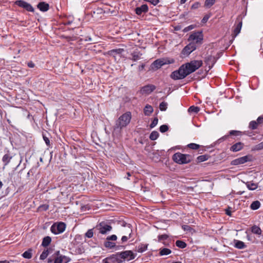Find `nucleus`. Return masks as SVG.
Wrapping results in <instances>:
<instances>
[{
  "instance_id": "f257e3e1",
  "label": "nucleus",
  "mask_w": 263,
  "mask_h": 263,
  "mask_svg": "<svg viewBox=\"0 0 263 263\" xmlns=\"http://www.w3.org/2000/svg\"><path fill=\"white\" fill-rule=\"evenodd\" d=\"M132 115L130 112H127L121 116L116 121L114 126V131L120 132L124 127H126L130 122Z\"/></svg>"
},
{
  "instance_id": "f03ea898",
  "label": "nucleus",
  "mask_w": 263,
  "mask_h": 263,
  "mask_svg": "<svg viewBox=\"0 0 263 263\" xmlns=\"http://www.w3.org/2000/svg\"><path fill=\"white\" fill-rule=\"evenodd\" d=\"M173 160L177 163L182 164L190 162L192 159V156L189 155L176 153L173 156Z\"/></svg>"
},
{
  "instance_id": "7ed1b4c3",
  "label": "nucleus",
  "mask_w": 263,
  "mask_h": 263,
  "mask_svg": "<svg viewBox=\"0 0 263 263\" xmlns=\"http://www.w3.org/2000/svg\"><path fill=\"white\" fill-rule=\"evenodd\" d=\"M184 64L181 65L178 70L173 71L171 74V78L173 80H181L189 75Z\"/></svg>"
},
{
  "instance_id": "20e7f679",
  "label": "nucleus",
  "mask_w": 263,
  "mask_h": 263,
  "mask_svg": "<svg viewBox=\"0 0 263 263\" xmlns=\"http://www.w3.org/2000/svg\"><path fill=\"white\" fill-rule=\"evenodd\" d=\"M184 64L181 65L178 70L173 71L171 74V78L173 80H181L189 75Z\"/></svg>"
},
{
  "instance_id": "39448f33",
  "label": "nucleus",
  "mask_w": 263,
  "mask_h": 263,
  "mask_svg": "<svg viewBox=\"0 0 263 263\" xmlns=\"http://www.w3.org/2000/svg\"><path fill=\"white\" fill-rule=\"evenodd\" d=\"M202 65V61L201 60H193L190 62L184 64L185 67L187 69L189 74L195 71L197 69L199 68Z\"/></svg>"
},
{
  "instance_id": "423d86ee",
  "label": "nucleus",
  "mask_w": 263,
  "mask_h": 263,
  "mask_svg": "<svg viewBox=\"0 0 263 263\" xmlns=\"http://www.w3.org/2000/svg\"><path fill=\"white\" fill-rule=\"evenodd\" d=\"M112 230V227L105 221H102L95 227V232L98 231L101 234H106Z\"/></svg>"
},
{
  "instance_id": "0eeeda50",
  "label": "nucleus",
  "mask_w": 263,
  "mask_h": 263,
  "mask_svg": "<svg viewBox=\"0 0 263 263\" xmlns=\"http://www.w3.org/2000/svg\"><path fill=\"white\" fill-rule=\"evenodd\" d=\"M174 62L173 59H168L165 58L159 59L155 60L152 64L151 67L153 69H158L165 64H172Z\"/></svg>"
},
{
  "instance_id": "6e6552de",
  "label": "nucleus",
  "mask_w": 263,
  "mask_h": 263,
  "mask_svg": "<svg viewBox=\"0 0 263 263\" xmlns=\"http://www.w3.org/2000/svg\"><path fill=\"white\" fill-rule=\"evenodd\" d=\"M203 40V35L200 32H195L192 33L189 37V41L194 43L196 45L201 44Z\"/></svg>"
},
{
  "instance_id": "1a4fd4ad",
  "label": "nucleus",
  "mask_w": 263,
  "mask_h": 263,
  "mask_svg": "<svg viewBox=\"0 0 263 263\" xmlns=\"http://www.w3.org/2000/svg\"><path fill=\"white\" fill-rule=\"evenodd\" d=\"M54 263H67L70 258L65 255L60 254V251H57L53 255Z\"/></svg>"
},
{
  "instance_id": "9d476101",
  "label": "nucleus",
  "mask_w": 263,
  "mask_h": 263,
  "mask_svg": "<svg viewBox=\"0 0 263 263\" xmlns=\"http://www.w3.org/2000/svg\"><path fill=\"white\" fill-rule=\"evenodd\" d=\"M66 226L63 222H60L58 224H53L51 227V231L58 234L63 232L65 230Z\"/></svg>"
},
{
  "instance_id": "9b49d317",
  "label": "nucleus",
  "mask_w": 263,
  "mask_h": 263,
  "mask_svg": "<svg viewBox=\"0 0 263 263\" xmlns=\"http://www.w3.org/2000/svg\"><path fill=\"white\" fill-rule=\"evenodd\" d=\"M117 256H119L120 258L126 260H130L135 258V256L131 251H125L116 254Z\"/></svg>"
},
{
  "instance_id": "f8f14e48",
  "label": "nucleus",
  "mask_w": 263,
  "mask_h": 263,
  "mask_svg": "<svg viewBox=\"0 0 263 263\" xmlns=\"http://www.w3.org/2000/svg\"><path fill=\"white\" fill-rule=\"evenodd\" d=\"M197 48V45L194 43H190L182 50V54L184 55H188Z\"/></svg>"
},
{
  "instance_id": "ddd939ff",
  "label": "nucleus",
  "mask_w": 263,
  "mask_h": 263,
  "mask_svg": "<svg viewBox=\"0 0 263 263\" xmlns=\"http://www.w3.org/2000/svg\"><path fill=\"white\" fill-rule=\"evenodd\" d=\"M15 4L18 6L23 8L28 11L33 12L34 9L32 6L29 3L23 1H17Z\"/></svg>"
},
{
  "instance_id": "4468645a",
  "label": "nucleus",
  "mask_w": 263,
  "mask_h": 263,
  "mask_svg": "<svg viewBox=\"0 0 263 263\" xmlns=\"http://www.w3.org/2000/svg\"><path fill=\"white\" fill-rule=\"evenodd\" d=\"M156 88L153 85H147L142 87L141 92L142 94H149L153 92Z\"/></svg>"
},
{
  "instance_id": "2eb2a0df",
  "label": "nucleus",
  "mask_w": 263,
  "mask_h": 263,
  "mask_svg": "<svg viewBox=\"0 0 263 263\" xmlns=\"http://www.w3.org/2000/svg\"><path fill=\"white\" fill-rule=\"evenodd\" d=\"M249 160V157L248 156H243L233 161V164L238 165L243 164L247 162Z\"/></svg>"
},
{
  "instance_id": "dca6fc26",
  "label": "nucleus",
  "mask_w": 263,
  "mask_h": 263,
  "mask_svg": "<svg viewBox=\"0 0 263 263\" xmlns=\"http://www.w3.org/2000/svg\"><path fill=\"white\" fill-rule=\"evenodd\" d=\"M148 8L147 5L144 4L139 7H137L135 9L137 14L141 15L142 13H145L148 11Z\"/></svg>"
},
{
  "instance_id": "f3484780",
  "label": "nucleus",
  "mask_w": 263,
  "mask_h": 263,
  "mask_svg": "<svg viewBox=\"0 0 263 263\" xmlns=\"http://www.w3.org/2000/svg\"><path fill=\"white\" fill-rule=\"evenodd\" d=\"M243 146H244L243 143H242L240 142H237V143L234 144V145H233L231 147L230 150L232 152H238V151L241 150V149H242V148L243 147Z\"/></svg>"
},
{
  "instance_id": "a211bd4d",
  "label": "nucleus",
  "mask_w": 263,
  "mask_h": 263,
  "mask_svg": "<svg viewBox=\"0 0 263 263\" xmlns=\"http://www.w3.org/2000/svg\"><path fill=\"white\" fill-rule=\"evenodd\" d=\"M142 54L138 50H135L131 53L132 58L130 59L134 61H137L140 59Z\"/></svg>"
},
{
  "instance_id": "6ab92c4d",
  "label": "nucleus",
  "mask_w": 263,
  "mask_h": 263,
  "mask_svg": "<svg viewBox=\"0 0 263 263\" xmlns=\"http://www.w3.org/2000/svg\"><path fill=\"white\" fill-rule=\"evenodd\" d=\"M37 8L41 11L45 12L49 9V5L45 2H40L37 5Z\"/></svg>"
},
{
  "instance_id": "aec40b11",
  "label": "nucleus",
  "mask_w": 263,
  "mask_h": 263,
  "mask_svg": "<svg viewBox=\"0 0 263 263\" xmlns=\"http://www.w3.org/2000/svg\"><path fill=\"white\" fill-rule=\"evenodd\" d=\"M234 247L239 249H242L246 248V245L241 241L238 240H234Z\"/></svg>"
},
{
  "instance_id": "412c9836",
  "label": "nucleus",
  "mask_w": 263,
  "mask_h": 263,
  "mask_svg": "<svg viewBox=\"0 0 263 263\" xmlns=\"http://www.w3.org/2000/svg\"><path fill=\"white\" fill-rule=\"evenodd\" d=\"M153 111V108L151 105H146L144 108L145 115L149 116Z\"/></svg>"
},
{
  "instance_id": "4be33fe9",
  "label": "nucleus",
  "mask_w": 263,
  "mask_h": 263,
  "mask_svg": "<svg viewBox=\"0 0 263 263\" xmlns=\"http://www.w3.org/2000/svg\"><path fill=\"white\" fill-rule=\"evenodd\" d=\"M242 27V22H240L235 27L234 32L233 35L236 36L240 32Z\"/></svg>"
},
{
  "instance_id": "5701e85b",
  "label": "nucleus",
  "mask_w": 263,
  "mask_h": 263,
  "mask_svg": "<svg viewBox=\"0 0 263 263\" xmlns=\"http://www.w3.org/2000/svg\"><path fill=\"white\" fill-rule=\"evenodd\" d=\"M246 184L247 187L248 188V189L250 190H252V191L255 190L258 187L257 184L252 182H247L246 183Z\"/></svg>"
},
{
  "instance_id": "b1692460",
  "label": "nucleus",
  "mask_w": 263,
  "mask_h": 263,
  "mask_svg": "<svg viewBox=\"0 0 263 263\" xmlns=\"http://www.w3.org/2000/svg\"><path fill=\"white\" fill-rule=\"evenodd\" d=\"M260 206V203L259 201L256 200L253 201L250 205V208L253 210H256Z\"/></svg>"
},
{
  "instance_id": "393cba45",
  "label": "nucleus",
  "mask_w": 263,
  "mask_h": 263,
  "mask_svg": "<svg viewBox=\"0 0 263 263\" xmlns=\"http://www.w3.org/2000/svg\"><path fill=\"white\" fill-rule=\"evenodd\" d=\"M50 252H51L50 249H47L46 250H45L42 252L41 255H40V259L44 260L45 259H46L47 258V257L48 256V255H49V254L50 253Z\"/></svg>"
},
{
  "instance_id": "a878e982",
  "label": "nucleus",
  "mask_w": 263,
  "mask_h": 263,
  "mask_svg": "<svg viewBox=\"0 0 263 263\" xmlns=\"http://www.w3.org/2000/svg\"><path fill=\"white\" fill-rule=\"evenodd\" d=\"M51 239L49 236H46L43 238L42 245L44 247H47L51 242Z\"/></svg>"
},
{
  "instance_id": "bb28decb",
  "label": "nucleus",
  "mask_w": 263,
  "mask_h": 263,
  "mask_svg": "<svg viewBox=\"0 0 263 263\" xmlns=\"http://www.w3.org/2000/svg\"><path fill=\"white\" fill-rule=\"evenodd\" d=\"M32 250L31 249H29L27 251H25L23 254L22 256L25 258L30 259L32 257Z\"/></svg>"
},
{
  "instance_id": "cd10ccee",
  "label": "nucleus",
  "mask_w": 263,
  "mask_h": 263,
  "mask_svg": "<svg viewBox=\"0 0 263 263\" xmlns=\"http://www.w3.org/2000/svg\"><path fill=\"white\" fill-rule=\"evenodd\" d=\"M94 233H96L95 228L93 229H89L85 234V236L88 238H92Z\"/></svg>"
},
{
  "instance_id": "c85d7f7f",
  "label": "nucleus",
  "mask_w": 263,
  "mask_h": 263,
  "mask_svg": "<svg viewBox=\"0 0 263 263\" xmlns=\"http://www.w3.org/2000/svg\"><path fill=\"white\" fill-rule=\"evenodd\" d=\"M132 232V230L130 228H129L128 231L127 233V234H128V236H123L121 238L122 242H126L128 240V239L131 237Z\"/></svg>"
},
{
  "instance_id": "c756f323",
  "label": "nucleus",
  "mask_w": 263,
  "mask_h": 263,
  "mask_svg": "<svg viewBox=\"0 0 263 263\" xmlns=\"http://www.w3.org/2000/svg\"><path fill=\"white\" fill-rule=\"evenodd\" d=\"M252 232L254 234L260 235L261 233V230L258 226H254L252 227Z\"/></svg>"
},
{
  "instance_id": "7c9ffc66",
  "label": "nucleus",
  "mask_w": 263,
  "mask_h": 263,
  "mask_svg": "<svg viewBox=\"0 0 263 263\" xmlns=\"http://www.w3.org/2000/svg\"><path fill=\"white\" fill-rule=\"evenodd\" d=\"M172 252L171 250L167 248H163L161 249L160 251V255L161 256L171 254Z\"/></svg>"
},
{
  "instance_id": "2f4dec72",
  "label": "nucleus",
  "mask_w": 263,
  "mask_h": 263,
  "mask_svg": "<svg viewBox=\"0 0 263 263\" xmlns=\"http://www.w3.org/2000/svg\"><path fill=\"white\" fill-rule=\"evenodd\" d=\"M104 245L106 248L111 249L115 247L116 244L115 242H112L110 241L109 240H107L104 242Z\"/></svg>"
},
{
  "instance_id": "473e14b6",
  "label": "nucleus",
  "mask_w": 263,
  "mask_h": 263,
  "mask_svg": "<svg viewBox=\"0 0 263 263\" xmlns=\"http://www.w3.org/2000/svg\"><path fill=\"white\" fill-rule=\"evenodd\" d=\"M168 237V236L166 234H163V235H159V236H158V241L160 242H162L163 243L165 244L164 241L165 240L167 239Z\"/></svg>"
},
{
  "instance_id": "72a5a7b5",
  "label": "nucleus",
  "mask_w": 263,
  "mask_h": 263,
  "mask_svg": "<svg viewBox=\"0 0 263 263\" xmlns=\"http://www.w3.org/2000/svg\"><path fill=\"white\" fill-rule=\"evenodd\" d=\"M176 245L177 247L181 249H183L186 246L185 242L181 240H177L176 242Z\"/></svg>"
},
{
  "instance_id": "f704fd0d",
  "label": "nucleus",
  "mask_w": 263,
  "mask_h": 263,
  "mask_svg": "<svg viewBox=\"0 0 263 263\" xmlns=\"http://www.w3.org/2000/svg\"><path fill=\"white\" fill-rule=\"evenodd\" d=\"M159 136V133L156 131H153L149 136V139L152 140H156Z\"/></svg>"
},
{
  "instance_id": "c9c22d12",
  "label": "nucleus",
  "mask_w": 263,
  "mask_h": 263,
  "mask_svg": "<svg viewBox=\"0 0 263 263\" xmlns=\"http://www.w3.org/2000/svg\"><path fill=\"white\" fill-rule=\"evenodd\" d=\"M200 109L198 107L195 106H192L189 107L188 109V111L189 112H195L197 113L199 111Z\"/></svg>"
},
{
  "instance_id": "e433bc0d",
  "label": "nucleus",
  "mask_w": 263,
  "mask_h": 263,
  "mask_svg": "<svg viewBox=\"0 0 263 263\" xmlns=\"http://www.w3.org/2000/svg\"><path fill=\"white\" fill-rule=\"evenodd\" d=\"M12 158L9 155L6 154L3 156V161L5 163V165H7Z\"/></svg>"
},
{
  "instance_id": "4c0bfd02",
  "label": "nucleus",
  "mask_w": 263,
  "mask_h": 263,
  "mask_svg": "<svg viewBox=\"0 0 263 263\" xmlns=\"http://www.w3.org/2000/svg\"><path fill=\"white\" fill-rule=\"evenodd\" d=\"M147 246L146 245L142 244L140 245L138 248V252L142 253L147 250Z\"/></svg>"
},
{
  "instance_id": "58836bf2",
  "label": "nucleus",
  "mask_w": 263,
  "mask_h": 263,
  "mask_svg": "<svg viewBox=\"0 0 263 263\" xmlns=\"http://www.w3.org/2000/svg\"><path fill=\"white\" fill-rule=\"evenodd\" d=\"M258 123L256 121H252L249 124V128L252 129H255L258 127Z\"/></svg>"
},
{
  "instance_id": "ea45409f",
  "label": "nucleus",
  "mask_w": 263,
  "mask_h": 263,
  "mask_svg": "<svg viewBox=\"0 0 263 263\" xmlns=\"http://www.w3.org/2000/svg\"><path fill=\"white\" fill-rule=\"evenodd\" d=\"M167 108V103L165 102H162L160 104L159 108L161 111H165Z\"/></svg>"
},
{
  "instance_id": "a19ab883",
  "label": "nucleus",
  "mask_w": 263,
  "mask_h": 263,
  "mask_svg": "<svg viewBox=\"0 0 263 263\" xmlns=\"http://www.w3.org/2000/svg\"><path fill=\"white\" fill-rule=\"evenodd\" d=\"M230 135L235 136H240L242 135V133L238 130H231L229 133Z\"/></svg>"
},
{
  "instance_id": "79ce46f5",
  "label": "nucleus",
  "mask_w": 263,
  "mask_h": 263,
  "mask_svg": "<svg viewBox=\"0 0 263 263\" xmlns=\"http://www.w3.org/2000/svg\"><path fill=\"white\" fill-rule=\"evenodd\" d=\"M216 0H206L205 2V5L207 7H211L215 2Z\"/></svg>"
},
{
  "instance_id": "37998d69",
  "label": "nucleus",
  "mask_w": 263,
  "mask_h": 263,
  "mask_svg": "<svg viewBox=\"0 0 263 263\" xmlns=\"http://www.w3.org/2000/svg\"><path fill=\"white\" fill-rule=\"evenodd\" d=\"M188 147L192 149H197L199 147V145L198 144L195 143H190L188 145Z\"/></svg>"
},
{
  "instance_id": "c03bdc74",
  "label": "nucleus",
  "mask_w": 263,
  "mask_h": 263,
  "mask_svg": "<svg viewBox=\"0 0 263 263\" xmlns=\"http://www.w3.org/2000/svg\"><path fill=\"white\" fill-rule=\"evenodd\" d=\"M159 129L161 133H164L168 130V127L166 125H162L160 127Z\"/></svg>"
},
{
  "instance_id": "a18cd8bd",
  "label": "nucleus",
  "mask_w": 263,
  "mask_h": 263,
  "mask_svg": "<svg viewBox=\"0 0 263 263\" xmlns=\"http://www.w3.org/2000/svg\"><path fill=\"white\" fill-rule=\"evenodd\" d=\"M158 119L157 118H155L150 125L151 128H154L158 124Z\"/></svg>"
},
{
  "instance_id": "49530a36",
  "label": "nucleus",
  "mask_w": 263,
  "mask_h": 263,
  "mask_svg": "<svg viewBox=\"0 0 263 263\" xmlns=\"http://www.w3.org/2000/svg\"><path fill=\"white\" fill-rule=\"evenodd\" d=\"M263 149V141L258 144L256 145L254 147V149L259 151Z\"/></svg>"
},
{
  "instance_id": "de8ad7c7",
  "label": "nucleus",
  "mask_w": 263,
  "mask_h": 263,
  "mask_svg": "<svg viewBox=\"0 0 263 263\" xmlns=\"http://www.w3.org/2000/svg\"><path fill=\"white\" fill-rule=\"evenodd\" d=\"M117 239V237L116 235H112L111 236H108L106 238L107 240H113L115 241Z\"/></svg>"
},
{
  "instance_id": "09e8293b",
  "label": "nucleus",
  "mask_w": 263,
  "mask_h": 263,
  "mask_svg": "<svg viewBox=\"0 0 263 263\" xmlns=\"http://www.w3.org/2000/svg\"><path fill=\"white\" fill-rule=\"evenodd\" d=\"M197 159L199 162H203L206 160L205 156L204 155L199 156L197 157Z\"/></svg>"
},
{
  "instance_id": "8fccbe9b",
  "label": "nucleus",
  "mask_w": 263,
  "mask_h": 263,
  "mask_svg": "<svg viewBox=\"0 0 263 263\" xmlns=\"http://www.w3.org/2000/svg\"><path fill=\"white\" fill-rule=\"evenodd\" d=\"M182 228L184 230V231H189L191 230V228L190 226H187V225H183L182 226Z\"/></svg>"
},
{
  "instance_id": "3c124183",
  "label": "nucleus",
  "mask_w": 263,
  "mask_h": 263,
  "mask_svg": "<svg viewBox=\"0 0 263 263\" xmlns=\"http://www.w3.org/2000/svg\"><path fill=\"white\" fill-rule=\"evenodd\" d=\"M256 122L258 123V125L262 123H263V116L259 117L257 118Z\"/></svg>"
},
{
  "instance_id": "603ef678",
  "label": "nucleus",
  "mask_w": 263,
  "mask_h": 263,
  "mask_svg": "<svg viewBox=\"0 0 263 263\" xmlns=\"http://www.w3.org/2000/svg\"><path fill=\"white\" fill-rule=\"evenodd\" d=\"M123 51V49H118L115 50H112L111 51L112 52H115L118 54H120L122 53V52Z\"/></svg>"
},
{
  "instance_id": "864d4df0",
  "label": "nucleus",
  "mask_w": 263,
  "mask_h": 263,
  "mask_svg": "<svg viewBox=\"0 0 263 263\" xmlns=\"http://www.w3.org/2000/svg\"><path fill=\"white\" fill-rule=\"evenodd\" d=\"M194 28V26L193 25H190L187 27H185L184 29V32H187L189 30H191L192 29H193Z\"/></svg>"
},
{
  "instance_id": "5fc2aeb1",
  "label": "nucleus",
  "mask_w": 263,
  "mask_h": 263,
  "mask_svg": "<svg viewBox=\"0 0 263 263\" xmlns=\"http://www.w3.org/2000/svg\"><path fill=\"white\" fill-rule=\"evenodd\" d=\"M27 65L30 68H33L34 67V64L30 61V62H29L28 63H27Z\"/></svg>"
},
{
  "instance_id": "6e6d98bb",
  "label": "nucleus",
  "mask_w": 263,
  "mask_h": 263,
  "mask_svg": "<svg viewBox=\"0 0 263 263\" xmlns=\"http://www.w3.org/2000/svg\"><path fill=\"white\" fill-rule=\"evenodd\" d=\"M43 138H44V140L45 143H46V144L47 145H48L49 144V143H50V140L47 137H44Z\"/></svg>"
},
{
  "instance_id": "4d7b16f0",
  "label": "nucleus",
  "mask_w": 263,
  "mask_h": 263,
  "mask_svg": "<svg viewBox=\"0 0 263 263\" xmlns=\"http://www.w3.org/2000/svg\"><path fill=\"white\" fill-rule=\"evenodd\" d=\"M209 17L208 16H205L202 20V22L203 23H205L207 22V21L208 20Z\"/></svg>"
},
{
  "instance_id": "13d9d810",
  "label": "nucleus",
  "mask_w": 263,
  "mask_h": 263,
  "mask_svg": "<svg viewBox=\"0 0 263 263\" xmlns=\"http://www.w3.org/2000/svg\"><path fill=\"white\" fill-rule=\"evenodd\" d=\"M144 66H145L144 64H142L141 65H140V66H139V70H140V71L144 69Z\"/></svg>"
},
{
  "instance_id": "bf43d9fd",
  "label": "nucleus",
  "mask_w": 263,
  "mask_h": 263,
  "mask_svg": "<svg viewBox=\"0 0 263 263\" xmlns=\"http://www.w3.org/2000/svg\"><path fill=\"white\" fill-rule=\"evenodd\" d=\"M226 214L229 216H231V212L229 210H226Z\"/></svg>"
},
{
  "instance_id": "052dcab7",
  "label": "nucleus",
  "mask_w": 263,
  "mask_h": 263,
  "mask_svg": "<svg viewBox=\"0 0 263 263\" xmlns=\"http://www.w3.org/2000/svg\"><path fill=\"white\" fill-rule=\"evenodd\" d=\"M0 263H9V262L6 260H4V261H0Z\"/></svg>"
},
{
  "instance_id": "680f3d73",
  "label": "nucleus",
  "mask_w": 263,
  "mask_h": 263,
  "mask_svg": "<svg viewBox=\"0 0 263 263\" xmlns=\"http://www.w3.org/2000/svg\"><path fill=\"white\" fill-rule=\"evenodd\" d=\"M187 0H180L181 4H184Z\"/></svg>"
},
{
  "instance_id": "e2e57ef3",
  "label": "nucleus",
  "mask_w": 263,
  "mask_h": 263,
  "mask_svg": "<svg viewBox=\"0 0 263 263\" xmlns=\"http://www.w3.org/2000/svg\"><path fill=\"white\" fill-rule=\"evenodd\" d=\"M3 185V184L2 182L1 181H0V188H1L2 187Z\"/></svg>"
},
{
  "instance_id": "0e129e2a",
  "label": "nucleus",
  "mask_w": 263,
  "mask_h": 263,
  "mask_svg": "<svg viewBox=\"0 0 263 263\" xmlns=\"http://www.w3.org/2000/svg\"><path fill=\"white\" fill-rule=\"evenodd\" d=\"M127 174L128 175V177L130 176V174L129 173H127ZM127 179H129L128 177H127Z\"/></svg>"
},
{
  "instance_id": "69168bd1",
  "label": "nucleus",
  "mask_w": 263,
  "mask_h": 263,
  "mask_svg": "<svg viewBox=\"0 0 263 263\" xmlns=\"http://www.w3.org/2000/svg\"><path fill=\"white\" fill-rule=\"evenodd\" d=\"M48 206H46V208H45V210H47V209H48Z\"/></svg>"
},
{
  "instance_id": "338daca9",
  "label": "nucleus",
  "mask_w": 263,
  "mask_h": 263,
  "mask_svg": "<svg viewBox=\"0 0 263 263\" xmlns=\"http://www.w3.org/2000/svg\"><path fill=\"white\" fill-rule=\"evenodd\" d=\"M228 136H225V137H223V139H224V138H226Z\"/></svg>"
}]
</instances>
